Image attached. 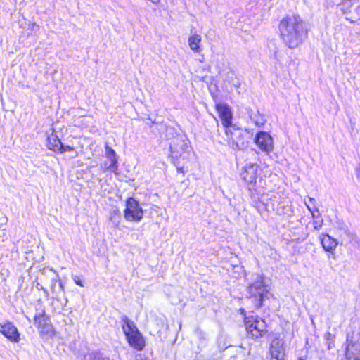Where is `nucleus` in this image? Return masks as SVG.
<instances>
[{
	"instance_id": "f257e3e1",
	"label": "nucleus",
	"mask_w": 360,
	"mask_h": 360,
	"mask_svg": "<svg viewBox=\"0 0 360 360\" xmlns=\"http://www.w3.org/2000/svg\"><path fill=\"white\" fill-rule=\"evenodd\" d=\"M280 37L290 49H295L303 41L308 35V30L297 13L285 15L278 23Z\"/></svg>"
},
{
	"instance_id": "6ab92c4d",
	"label": "nucleus",
	"mask_w": 360,
	"mask_h": 360,
	"mask_svg": "<svg viewBox=\"0 0 360 360\" xmlns=\"http://www.w3.org/2000/svg\"><path fill=\"white\" fill-rule=\"evenodd\" d=\"M275 212L280 216H285L288 214V207L284 205L283 202H279L274 207Z\"/></svg>"
},
{
	"instance_id": "20e7f679",
	"label": "nucleus",
	"mask_w": 360,
	"mask_h": 360,
	"mask_svg": "<svg viewBox=\"0 0 360 360\" xmlns=\"http://www.w3.org/2000/svg\"><path fill=\"white\" fill-rule=\"evenodd\" d=\"M246 299L255 310L263 307L266 300L273 298V295L262 279L255 280L250 283L246 288Z\"/></svg>"
},
{
	"instance_id": "f8f14e48",
	"label": "nucleus",
	"mask_w": 360,
	"mask_h": 360,
	"mask_svg": "<svg viewBox=\"0 0 360 360\" xmlns=\"http://www.w3.org/2000/svg\"><path fill=\"white\" fill-rule=\"evenodd\" d=\"M0 333L11 342L18 343L20 340V334L17 327L10 321L0 324Z\"/></svg>"
},
{
	"instance_id": "1a4fd4ad",
	"label": "nucleus",
	"mask_w": 360,
	"mask_h": 360,
	"mask_svg": "<svg viewBox=\"0 0 360 360\" xmlns=\"http://www.w3.org/2000/svg\"><path fill=\"white\" fill-rule=\"evenodd\" d=\"M259 167L256 164L246 165L240 172V176L249 189L255 188L259 177Z\"/></svg>"
},
{
	"instance_id": "7ed1b4c3",
	"label": "nucleus",
	"mask_w": 360,
	"mask_h": 360,
	"mask_svg": "<svg viewBox=\"0 0 360 360\" xmlns=\"http://www.w3.org/2000/svg\"><path fill=\"white\" fill-rule=\"evenodd\" d=\"M240 314L245 334L249 338L258 340L269 335V326L265 319L253 312L247 314L244 309H240Z\"/></svg>"
},
{
	"instance_id": "f3484780",
	"label": "nucleus",
	"mask_w": 360,
	"mask_h": 360,
	"mask_svg": "<svg viewBox=\"0 0 360 360\" xmlns=\"http://www.w3.org/2000/svg\"><path fill=\"white\" fill-rule=\"evenodd\" d=\"M202 37L199 34H193L188 39L191 49L195 53H200L202 51L201 46Z\"/></svg>"
},
{
	"instance_id": "9d476101",
	"label": "nucleus",
	"mask_w": 360,
	"mask_h": 360,
	"mask_svg": "<svg viewBox=\"0 0 360 360\" xmlns=\"http://www.w3.org/2000/svg\"><path fill=\"white\" fill-rule=\"evenodd\" d=\"M46 147L49 150L59 154H63L65 152H72L75 150V148L73 146L63 145L58 135L55 134H51L47 137Z\"/></svg>"
},
{
	"instance_id": "4468645a",
	"label": "nucleus",
	"mask_w": 360,
	"mask_h": 360,
	"mask_svg": "<svg viewBox=\"0 0 360 360\" xmlns=\"http://www.w3.org/2000/svg\"><path fill=\"white\" fill-rule=\"evenodd\" d=\"M319 238L322 248L328 253V258L335 259V250L338 245L337 239L328 233H321Z\"/></svg>"
},
{
	"instance_id": "0eeeda50",
	"label": "nucleus",
	"mask_w": 360,
	"mask_h": 360,
	"mask_svg": "<svg viewBox=\"0 0 360 360\" xmlns=\"http://www.w3.org/2000/svg\"><path fill=\"white\" fill-rule=\"evenodd\" d=\"M224 133L226 136L227 144L233 148H240V146H244L246 141L242 129L231 123L229 127H224Z\"/></svg>"
},
{
	"instance_id": "ddd939ff",
	"label": "nucleus",
	"mask_w": 360,
	"mask_h": 360,
	"mask_svg": "<svg viewBox=\"0 0 360 360\" xmlns=\"http://www.w3.org/2000/svg\"><path fill=\"white\" fill-rule=\"evenodd\" d=\"M254 141L257 147L263 152L269 153L273 150V139L267 132L263 131L257 132Z\"/></svg>"
},
{
	"instance_id": "423d86ee",
	"label": "nucleus",
	"mask_w": 360,
	"mask_h": 360,
	"mask_svg": "<svg viewBox=\"0 0 360 360\" xmlns=\"http://www.w3.org/2000/svg\"><path fill=\"white\" fill-rule=\"evenodd\" d=\"M123 215L128 222L138 223L143 219L144 212L139 202L133 197L127 198Z\"/></svg>"
},
{
	"instance_id": "f03ea898",
	"label": "nucleus",
	"mask_w": 360,
	"mask_h": 360,
	"mask_svg": "<svg viewBox=\"0 0 360 360\" xmlns=\"http://www.w3.org/2000/svg\"><path fill=\"white\" fill-rule=\"evenodd\" d=\"M192 153V147L187 139L179 135L172 139L169 144V158L177 172L183 176L187 169L181 162L186 163L189 161Z\"/></svg>"
},
{
	"instance_id": "9b49d317",
	"label": "nucleus",
	"mask_w": 360,
	"mask_h": 360,
	"mask_svg": "<svg viewBox=\"0 0 360 360\" xmlns=\"http://www.w3.org/2000/svg\"><path fill=\"white\" fill-rule=\"evenodd\" d=\"M342 360H360V341L347 337L344 357Z\"/></svg>"
},
{
	"instance_id": "2eb2a0df",
	"label": "nucleus",
	"mask_w": 360,
	"mask_h": 360,
	"mask_svg": "<svg viewBox=\"0 0 360 360\" xmlns=\"http://www.w3.org/2000/svg\"><path fill=\"white\" fill-rule=\"evenodd\" d=\"M214 109L221 119L223 127H229L233 122V113L231 108L226 103H217Z\"/></svg>"
},
{
	"instance_id": "a211bd4d",
	"label": "nucleus",
	"mask_w": 360,
	"mask_h": 360,
	"mask_svg": "<svg viewBox=\"0 0 360 360\" xmlns=\"http://www.w3.org/2000/svg\"><path fill=\"white\" fill-rule=\"evenodd\" d=\"M107 153L109 155L110 161V163L107 167V169H117V158H116V154H115V150L113 149H112L111 148H107Z\"/></svg>"
},
{
	"instance_id": "dca6fc26",
	"label": "nucleus",
	"mask_w": 360,
	"mask_h": 360,
	"mask_svg": "<svg viewBox=\"0 0 360 360\" xmlns=\"http://www.w3.org/2000/svg\"><path fill=\"white\" fill-rule=\"evenodd\" d=\"M270 360H285V351L283 345L279 342L271 345L269 349Z\"/></svg>"
},
{
	"instance_id": "6e6552de",
	"label": "nucleus",
	"mask_w": 360,
	"mask_h": 360,
	"mask_svg": "<svg viewBox=\"0 0 360 360\" xmlns=\"http://www.w3.org/2000/svg\"><path fill=\"white\" fill-rule=\"evenodd\" d=\"M33 320L41 337L52 336L55 334L53 326L49 321V316L44 310L40 314H35Z\"/></svg>"
},
{
	"instance_id": "4be33fe9",
	"label": "nucleus",
	"mask_w": 360,
	"mask_h": 360,
	"mask_svg": "<svg viewBox=\"0 0 360 360\" xmlns=\"http://www.w3.org/2000/svg\"><path fill=\"white\" fill-rule=\"evenodd\" d=\"M74 282L76 285L80 286V287H83L84 285L82 283V280L80 279V278L79 276H76L75 278H74Z\"/></svg>"
},
{
	"instance_id": "412c9836",
	"label": "nucleus",
	"mask_w": 360,
	"mask_h": 360,
	"mask_svg": "<svg viewBox=\"0 0 360 360\" xmlns=\"http://www.w3.org/2000/svg\"><path fill=\"white\" fill-rule=\"evenodd\" d=\"M323 220H317L314 222V229L316 230H319L322 227Z\"/></svg>"
},
{
	"instance_id": "5701e85b",
	"label": "nucleus",
	"mask_w": 360,
	"mask_h": 360,
	"mask_svg": "<svg viewBox=\"0 0 360 360\" xmlns=\"http://www.w3.org/2000/svg\"><path fill=\"white\" fill-rule=\"evenodd\" d=\"M356 175L360 179V166L356 169Z\"/></svg>"
},
{
	"instance_id": "aec40b11",
	"label": "nucleus",
	"mask_w": 360,
	"mask_h": 360,
	"mask_svg": "<svg viewBox=\"0 0 360 360\" xmlns=\"http://www.w3.org/2000/svg\"><path fill=\"white\" fill-rule=\"evenodd\" d=\"M90 360H104L99 352H94L90 354Z\"/></svg>"
},
{
	"instance_id": "39448f33",
	"label": "nucleus",
	"mask_w": 360,
	"mask_h": 360,
	"mask_svg": "<svg viewBox=\"0 0 360 360\" xmlns=\"http://www.w3.org/2000/svg\"><path fill=\"white\" fill-rule=\"evenodd\" d=\"M122 330L128 345L136 351H142L146 345V338L135 323L127 316L121 317Z\"/></svg>"
}]
</instances>
